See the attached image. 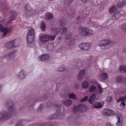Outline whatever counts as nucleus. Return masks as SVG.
Here are the masks:
<instances>
[{
  "mask_svg": "<svg viewBox=\"0 0 126 126\" xmlns=\"http://www.w3.org/2000/svg\"><path fill=\"white\" fill-rule=\"evenodd\" d=\"M114 44V42L113 41L107 40H104L100 41L98 43V45L103 50L108 49L112 46Z\"/></svg>",
  "mask_w": 126,
  "mask_h": 126,
  "instance_id": "1",
  "label": "nucleus"
},
{
  "mask_svg": "<svg viewBox=\"0 0 126 126\" xmlns=\"http://www.w3.org/2000/svg\"><path fill=\"white\" fill-rule=\"evenodd\" d=\"M80 33L82 36H91L94 33L93 31L87 27H80Z\"/></svg>",
  "mask_w": 126,
  "mask_h": 126,
  "instance_id": "2",
  "label": "nucleus"
},
{
  "mask_svg": "<svg viewBox=\"0 0 126 126\" xmlns=\"http://www.w3.org/2000/svg\"><path fill=\"white\" fill-rule=\"evenodd\" d=\"M6 106L8 110L5 111H8V113H10L11 116H12V114L15 115L17 113V110L14 107L12 101H8L6 103Z\"/></svg>",
  "mask_w": 126,
  "mask_h": 126,
  "instance_id": "3",
  "label": "nucleus"
},
{
  "mask_svg": "<svg viewBox=\"0 0 126 126\" xmlns=\"http://www.w3.org/2000/svg\"><path fill=\"white\" fill-rule=\"evenodd\" d=\"M87 107L83 104H80L78 105L77 107L76 106L74 107L73 111L74 112H83L87 110Z\"/></svg>",
  "mask_w": 126,
  "mask_h": 126,
  "instance_id": "4",
  "label": "nucleus"
},
{
  "mask_svg": "<svg viewBox=\"0 0 126 126\" xmlns=\"http://www.w3.org/2000/svg\"><path fill=\"white\" fill-rule=\"evenodd\" d=\"M12 29V27L6 28L4 27L1 24H0V29L1 31L3 33V37H4L7 34L10 33Z\"/></svg>",
  "mask_w": 126,
  "mask_h": 126,
  "instance_id": "5",
  "label": "nucleus"
},
{
  "mask_svg": "<svg viewBox=\"0 0 126 126\" xmlns=\"http://www.w3.org/2000/svg\"><path fill=\"white\" fill-rule=\"evenodd\" d=\"M11 117L10 114L8 113V111L0 113V121L8 120Z\"/></svg>",
  "mask_w": 126,
  "mask_h": 126,
  "instance_id": "6",
  "label": "nucleus"
},
{
  "mask_svg": "<svg viewBox=\"0 0 126 126\" xmlns=\"http://www.w3.org/2000/svg\"><path fill=\"white\" fill-rule=\"evenodd\" d=\"M26 14L28 16H31L33 14V11L30 5L27 3L25 7Z\"/></svg>",
  "mask_w": 126,
  "mask_h": 126,
  "instance_id": "7",
  "label": "nucleus"
},
{
  "mask_svg": "<svg viewBox=\"0 0 126 126\" xmlns=\"http://www.w3.org/2000/svg\"><path fill=\"white\" fill-rule=\"evenodd\" d=\"M90 46V44L88 43H82L79 45V48L84 51H86L89 49Z\"/></svg>",
  "mask_w": 126,
  "mask_h": 126,
  "instance_id": "8",
  "label": "nucleus"
},
{
  "mask_svg": "<svg viewBox=\"0 0 126 126\" xmlns=\"http://www.w3.org/2000/svg\"><path fill=\"white\" fill-rule=\"evenodd\" d=\"M86 15H79L78 17H77L76 19V21L77 22H79V23H83V21L84 20H85L86 18L87 19L86 17Z\"/></svg>",
  "mask_w": 126,
  "mask_h": 126,
  "instance_id": "9",
  "label": "nucleus"
},
{
  "mask_svg": "<svg viewBox=\"0 0 126 126\" xmlns=\"http://www.w3.org/2000/svg\"><path fill=\"white\" fill-rule=\"evenodd\" d=\"M69 92L68 90L67 89H64L61 91L60 96L62 98H65L68 95Z\"/></svg>",
  "mask_w": 126,
  "mask_h": 126,
  "instance_id": "10",
  "label": "nucleus"
},
{
  "mask_svg": "<svg viewBox=\"0 0 126 126\" xmlns=\"http://www.w3.org/2000/svg\"><path fill=\"white\" fill-rule=\"evenodd\" d=\"M17 15V13L16 12L13 11H12L10 13V17L8 21V23H9L11 22L16 17Z\"/></svg>",
  "mask_w": 126,
  "mask_h": 126,
  "instance_id": "11",
  "label": "nucleus"
},
{
  "mask_svg": "<svg viewBox=\"0 0 126 126\" xmlns=\"http://www.w3.org/2000/svg\"><path fill=\"white\" fill-rule=\"evenodd\" d=\"M116 115L118 118V122L116 124L117 126H122L121 122L123 121V118L121 113L118 112L116 113Z\"/></svg>",
  "mask_w": 126,
  "mask_h": 126,
  "instance_id": "12",
  "label": "nucleus"
},
{
  "mask_svg": "<svg viewBox=\"0 0 126 126\" xmlns=\"http://www.w3.org/2000/svg\"><path fill=\"white\" fill-rule=\"evenodd\" d=\"M16 51V50H14L7 53L4 56V57L8 60H10L12 58V55L15 53Z\"/></svg>",
  "mask_w": 126,
  "mask_h": 126,
  "instance_id": "13",
  "label": "nucleus"
},
{
  "mask_svg": "<svg viewBox=\"0 0 126 126\" xmlns=\"http://www.w3.org/2000/svg\"><path fill=\"white\" fill-rule=\"evenodd\" d=\"M119 1L117 4V7L119 8H122L126 4V0H118Z\"/></svg>",
  "mask_w": 126,
  "mask_h": 126,
  "instance_id": "14",
  "label": "nucleus"
},
{
  "mask_svg": "<svg viewBox=\"0 0 126 126\" xmlns=\"http://www.w3.org/2000/svg\"><path fill=\"white\" fill-rule=\"evenodd\" d=\"M85 74V71L82 70L80 71L78 73L77 78L79 80L82 79L84 77Z\"/></svg>",
  "mask_w": 126,
  "mask_h": 126,
  "instance_id": "15",
  "label": "nucleus"
},
{
  "mask_svg": "<svg viewBox=\"0 0 126 126\" xmlns=\"http://www.w3.org/2000/svg\"><path fill=\"white\" fill-rule=\"evenodd\" d=\"M49 58V56L48 55L43 54L39 56L38 57V60L41 61H44L47 60Z\"/></svg>",
  "mask_w": 126,
  "mask_h": 126,
  "instance_id": "16",
  "label": "nucleus"
},
{
  "mask_svg": "<svg viewBox=\"0 0 126 126\" xmlns=\"http://www.w3.org/2000/svg\"><path fill=\"white\" fill-rule=\"evenodd\" d=\"M95 95L94 93L92 94L89 99V102L91 104H93L95 101Z\"/></svg>",
  "mask_w": 126,
  "mask_h": 126,
  "instance_id": "17",
  "label": "nucleus"
},
{
  "mask_svg": "<svg viewBox=\"0 0 126 126\" xmlns=\"http://www.w3.org/2000/svg\"><path fill=\"white\" fill-rule=\"evenodd\" d=\"M34 36L32 35L27 34V41L29 43H32L33 40V39Z\"/></svg>",
  "mask_w": 126,
  "mask_h": 126,
  "instance_id": "18",
  "label": "nucleus"
},
{
  "mask_svg": "<svg viewBox=\"0 0 126 126\" xmlns=\"http://www.w3.org/2000/svg\"><path fill=\"white\" fill-rule=\"evenodd\" d=\"M5 47L6 48L10 49L11 48H14L13 44L12 42V41L6 43Z\"/></svg>",
  "mask_w": 126,
  "mask_h": 126,
  "instance_id": "19",
  "label": "nucleus"
},
{
  "mask_svg": "<svg viewBox=\"0 0 126 126\" xmlns=\"http://www.w3.org/2000/svg\"><path fill=\"white\" fill-rule=\"evenodd\" d=\"M12 42L13 47L15 48L19 45V40L18 39H15L11 41Z\"/></svg>",
  "mask_w": 126,
  "mask_h": 126,
  "instance_id": "20",
  "label": "nucleus"
},
{
  "mask_svg": "<svg viewBox=\"0 0 126 126\" xmlns=\"http://www.w3.org/2000/svg\"><path fill=\"white\" fill-rule=\"evenodd\" d=\"M18 76L20 79H24L26 77L24 71L23 70L21 71L19 73Z\"/></svg>",
  "mask_w": 126,
  "mask_h": 126,
  "instance_id": "21",
  "label": "nucleus"
},
{
  "mask_svg": "<svg viewBox=\"0 0 126 126\" xmlns=\"http://www.w3.org/2000/svg\"><path fill=\"white\" fill-rule=\"evenodd\" d=\"M61 116L60 113H55L51 115V116H52V117H49V119H55L57 117H60Z\"/></svg>",
  "mask_w": 126,
  "mask_h": 126,
  "instance_id": "22",
  "label": "nucleus"
},
{
  "mask_svg": "<svg viewBox=\"0 0 126 126\" xmlns=\"http://www.w3.org/2000/svg\"><path fill=\"white\" fill-rule=\"evenodd\" d=\"M94 107L95 108L100 109L102 108V105L100 103L97 102L94 103Z\"/></svg>",
  "mask_w": 126,
  "mask_h": 126,
  "instance_id": "23",
  "label": "nucleus"
},
{
  "mask_svg": "<svg viewBox=\"0 0 126 126\" xmlns=\"http://www.w3.org/2000/svg\"><path fill=\"white\" fill-rule=\"evenodd\" d=\"M117 9V7L116 6L114 5L110 8L109 11L110 13H114L115 12Z\"/></svg>",
  "mask_w": 126,
  "mask_h": 126,
  "instance_id": "24",
  "label": "nucleus"
},
{
  "mask_svg": "<svg viewBox=\"0 0 126 126\" xmlns=\"http://www.w3.org/2000/svg\"><path fill=\"white\" fill-rule=\"evenodd\" d=\"M104 113H105L104 114L107 116L112 115L113 114V112L110 110H105Z\"/></svg>",
  "mask_w": 126,
  "mask_h": 126,
  "instance_id": "25",
  "label": "nucleus"
},
{
  "mask_svg": "<svg viewBox=\"0 0 126 126\" xmlns=\"http://www.w3.org/2000/svg\"><path fill=\"white\" fill-rule=\"evenodd\" d=\"M49 38V37L47 35L43 36L40 37V40L41 42H44L48 41Z\"/></svg>",
  "mask_w": 126,
  "mask_h": 126,
  "instance_id": "26",
  "label": "nucleus"
},
{
  "mask_svg": "<svg viewBox=\"0 0 126 126\" xmlns=\"http://www.w3.org/2000/svg\"><path fill=\"white\" fill-rule=\"evenodd\" d=\"M51 32L57 35L60 32V29L59 28H54L52 29Z\"/></svg>",
  "mask_w": 126,
  "mask_h": 126,
  "instance_id": "27",
  "label": "nucleus"
},
{
  "mask_svg": "<svg viewBox=\"0 0 126 126\" xmlns=\"http://www.w3.org/2000/svg\"><path fill=\"white\" fill-rule=\"evenodd\" d=\"M67 31V29L65 27H62L60 29V32L62 35H63L65 33H66Z\"/></svg>",
  "mask_w": 126,
  "mask_h": 126,
  "instance_id": "28",
  "label": "nucleus"
},
{
  "mask_svg": "<svg viewBox=\"0 0 126 126\" xmlns=\"http://www.w3.org/2000/svg\"><path fill=\"white\" fill-rule=\"evenodd\" d=\"M119 70L122 73H126V66L124 65H121L120 67Z\"/></svg>",
  "mask_w": 126,
  "mask_h": 126,
  "instance_id": "29",
  "label": "nucleus"
},
{
  "mask_svg": "<svg viewBox=\"0 0 126 126\" xmlns=\"http://www.w3.org/2000/svg\"><path fill=\"white\" fill-rule=\"evenodd\" d=\"M72 101L70 100H67L65 101L64 104L66 106H70L72 104Z\"/></svg>",
  "mask_w": 126,
  "mask_h": 126,
  "instance_id": "30",
  "label": "nucleus"
},
{
  "mask_svg": "<svg viewBox=\"0 0 126 126\" xmlns=\"http://www.w3.org/2000/svg\"><path fill=\"white\" fill-rule=\"evenodd\" d=\"M29 34L31 35H32L34 36L35 32L34 30L32 28H31L30 29L28 32L27 34Z\"/></svg>",
  "mask_w": 126,
  "mask_h": 126,
  "instance_id": "31",
  "label": "nucleus"
},
{
  "mask_svg": "<svg viewBox=\"0 0 126 126\" xmlns=\"http://www.w3.org/2000/svg\"><path fill=\"white\" fill-rule=\"evenodd\" d=\"M46 17L47 19L50 20L53 17V15L51 13H48L46 15Z\"/></svg>",
  "mask_w": 126,
  "mask_h": 126,
  "instance_id": "32",
  "label": "nucleus"
},
{
  "mask_svg": "<svg viewBox=\"0 0 126 126\" xmlns=\"http://www.w3.org/2000/svg\"><path fill=\"white\" fill-rule=\"evenodd\" d=\"M73 0H64L63 3L65 5H67L68 6L70 5L72 3Z\"/></svg>",
  "mask_w": 126,
  "mask_h": 126,
  "instance_id": "33",
  "label": "nucleus"
},
{
  "mask_svg": "<svg viewBox=\"0 0 126 126\" xmlns=\"http://www.w3.org/2000/svg\"><path fill=\"white\" fill-rule=\"evenodd\" d=\"M124 80V78L121 76H119L116 79V81L118 83L122 82Z\"/></svg>",
  "mask_w": 126,
  "mask_h": 126,
  "instance_id": "34",
  "label": "nucleus"
},
{
  "mask_svg": "<svg viewBox=\"0 0 126 126\" xmlns=\"http://www.w3.org/2000/svg\"><path fill=\"white\" fill-rule=\"evenodd\" d=\"M89 85V83L86 81H84L82 83V86L84 88H87L88 87Z\"/></svg>",
  "mask_w": 126,
  "mask_h": 126,
  "instance_id": "35",
  "label": "nucleus"
},
{
  "mask_svg": "<svg viewBox=\"0 0 126 126\" xmlns=\"http://www.w3.org/2000/svg\"><path fill=\"white\" fill-rule=\"evenodd\" d=\"M54 47L53 45L50 43L48 44L47 48L48 50H51L54 48Z\"/></svg>",
  "mask_w": 126,
  "mask_h": 126,
  "instance_id": "36",
  "label": "nucleus"
},
{
  "mask_svg": "<svg viewBox=\"0 0 126 126\" xmlns=\"http://www.w3.org/2000/svg\"><path fill=\"white\" fill-rule=\"evenodd\" d=\"M107 74L106 73H103L101 74V77L103 79L105 80L107 78Z\"/></svg>",
  "mask_w": 126,
  "mask_h": 126,
  "instance_id": "37",
  "label": "nucleus"
},
{
  "mask_svg": "<svg viewBox=\"0 0 126 126\" xmlns=\"http://www.w3.org/2000/svg\"><path fill=\"white\" fill-rule=\"evenodd\" d=\"M96 90V87L92 85L90 87L89 91L90 92H94Z\"/></svg>",
  "mask_w": 126,
  "mask_h": 126,
  "instance_id": "38",
  "label": "nucleus"
},
{
  "mask_svg": "<svg viewBox=\"0 0 126 126\" xmlns=\"http://www.w3.org/2000/svg\"><path fill=\"white\" fill-rule=\"evenodd\" d=\"M121 26L123 31L126 34V24H123Z\"/></svg>",
  "mask_w": 126,
  "mask_h": 126,
  "instance_id": "39",
  "label": "nucleus"
},
{
  "mask_svg": "<svg viewBox=\"0 0 126 126\" xmlns=\"http://www.w3.org/2000/svg\"><path fill=\"white\" fill-rule=\"evenodd\" d=\"M59 71L61 72H63L65 70V67L64 66H63L59 67Z\"/></svg>",
  "mask_w": 126,
  "mask_h": 126,
  "instance_id": "40",
  "label": "nucleus"
},
{
  "mask_svg": "<svg viewBox=\"0 0 126 126\" xmlns=\"http://www.w3.org/2000/svg\"><path fill=\"white\" fill-rule=\"evenodd\" d=\"M74 40H72L70 41V42L68 44H67V46L68 47H71L74 45Z\"/></svg>",
  "mask_w": 126,
  "mask_h": 126,
  "instance_id": "41",
  "label": "nucleus"
},
{
  "mask_svg": "<svg viewBox=\"0 0 126 126\" xmlns=\"http://www.w3.org/2000/svg\"><path fill=\"white\" fill-rule=\"evenodd\" d=\"M71 33H68L65 35V39L66 40H68L70 39L71 37Z\"/></svg>",
  "mask_w": 126,
  "mask_h": 126,
  "instance_id": "42",
  "label": "nucleus"
},
{
  "mask_svg": "<svg viewBox=\"0 0 126 126\" xmlns=\"http://www.w3.org/2000/svg\"><path fill=\"white\" fill-rule=\"evenodd\" d=\"M70 12H71L70 13H69L68 15V16L71 17H72L74 16H75V12H72L71 13L72 11H70Z\"/></svg>",
  "mask_w": 126,
  "mask_h": 126,
  "instance_id": "43",
  "label": "nucleus"
},
{
  "mask_svg": "<svg viewBox=\"0 0 126 126\" xmlns=\"http://www.w3.org/2000/svg\"><path fill=\"white\" fill-rule=\"evenodd\" d=\"M126 98V96L121 97L117 100V102H119L120 101H124L125 100Z\"/></svg>",
  "mask_w": 126,
  "mask_h": 126,
  "instance_id": "44",
  "label": "nucleus"
},
{
  "mask_svg": "<svg viewBox=\"0 0 126 126\" xmlns=\"http://www.w3.org/2000/svg\"><path fill=\"white\" fill-rule=\"evenodd\" d=\"M41 28L42 31H45L46 28L45 24H41Z\"/></svg>",
  "mask_w": 126,
  "mask_h": 126,
  "instance_id": "45",
  "label": "nucleus"
},
{
  "mask_svg": "<svg viewBox=\"0 0 126 126\" xmlns=\"http://www.w3.org/2000/svg\"><path fill=\"white\" fill-rule=\"evenodd\" d=\"M115 15L117 17V19H119L122 16L118 12L116 13L115 14Z\"/></svg>",
  "mask_w": 126,
  "mask_h": 126,
  "instance_id": "46",
  "label": "nucleus"
},
{
  "mask_svg": "<svg viewBox=\"0 0 126 126\" xmlns=\"http://www.w3.org/2000/svg\"><path fill=\"white\" fill-rule=\"evenodd\" d=\"M88 98V96H86L82 99L80 100V102H83L87 100V99Z\"/></svg>",
  "mask_w": 126,
  "mask_h": 126,
  "instance_id": "47",
  "label": "nucleus"
},
{
  "mask_svg": "<svg viewBox=\"0 0 126 126\" xmlns=\"http://www.w3.org/2000/svg\"><path fill=\"white\" fill-rule=\"evenodd\" d=\"M60 24H66L65 21L64 20V18H62L60 21Z\"/></svg>",
  "mask_w": 126,
  "mask_h": 126,
  "instance_id": "48",
  "label": "nucleus"
},
{
  "mask_svg": "<svg viewBox=\"0 0 126 126\" xmlns=\"http://www.w3.org/2000/svg\"><path fill=\"white\" fill-rule=\"evenodd\" d=\"M118 12L120 14L121 16L124 15L125 13V11L123 10H120Z\"/></svg>",
  "mask_w": 126,
  "mask_h": 126,
  "instance_id": "49",
  "label": "nucleus"
},
{
  "mask_svg": "<svg viewBox=\"0 0 126 126\" xmlns=\"http://www.w3.org/2000/svg\"><path fill=\"white\" fill-rule=\"evenodd\" d=\"M75 94L73 93L69 95V97L70 98H74L75 97Z\"/></svg>",
  "mask_w": 126,
  "mask_h": 126,
  "instance_id": "50",
  "label": "nucleus"
},
{
  "mask_svg": "<svg viewBox=\"0 0 126 126\" xmlns=\"http://www.w3.org/2000/svg\"><path fill=\"white\" fill-rule=\"evenodd\" d=\"M79 85L78 83H76L74 85V88L75 89H77L79 88Z\"/></svg>",
  "mask_w": 126,
  "mask_h": 126,
  "instance_id": "51",
  "label": "nucleus"
},
{
  "mask_svg": "<svg viewBox=\"0 0 126 126\" xmlns=\"http://www.w3.org/2000/svg\"><path fill=\"white\" fill-rule=\"evenodd\" d=\"M55 37V36H52L51 35L50 36V37H49V39H50L52 40H53L54 38Z\"/></svg>",
  "mask_w": 126,
  "mask_h": 126,
  "instance_id": "52",
  "label": "nucleus"
},
{
  "mask_svg": "<svg viewBox=\"0 0 126 126\" xmlns=\"http://www.w3.org/2000/svg\"><path fill=\"white\" fill-rule=\"evenodd\" d=\"M117 19V17L115 15L111 17V19L113 20H115V19Z\"/></svg>",
  "mask_w": 126,
  "mask_h": 126,
  "instance_id": "53",
  "label": "nucleus"
},
{
  "mask_svg": "<svg viewBox=\"0 0 126 126\" xmlns=\"http://www.w3.org/2000/svg\"><path fill=\"white\" fill-rule=\"evenodd\" d=\"M112 99V98L111 97H109L107 98V100L108 101H110Z\"/></svg>",
  "mask_w": 126,
  "mask_h": 126,
  "instance_id": "54",
  "label": "nucleus"
},
{
  "mask_svg": "<svg viewBox=\"0 0 126 126\" xmlns=\"http://www.w3.org/2000/svg\"><path fill=\"white\" fill-rule=\"evenodd\" d=\"M103 89H99L98 90V93H99L100 94H101L102 92H103Z\"/></svg>",
  "mask_w": 126,
  "mask_h": 126,
  "instance_id": "55",
  "label": "nucleus"
},
{
  "mask_svg": "<svg viewBox=\"0 0 126 126\" xmlns=\"http://www.w3.org/2000/svg\"><path fill=\"white\" fill-rule=\"evenodd\" d=\"M55 107L56 108H57V110H60V108L59 105H55Z\"/></svg>",
  "mask_w": 126,
  "mask_h": 126,
  "instance_id": "56",
  "label": "nucleus"
},
{
  "mask_svg": "<svg viewBox=\"0 0 126 126\" xmlns=\"http://www.w3.org/2000/svg\"><path fill=\"white\" fill-rule=\"evenodd\" d=\"M8 4H7V3H6V4H5H5H4L3 5V6H4V9H6L7 8V5H8Z\"/></svg>",
  "mask_w": 126,
  "mask_h": 126,
  "instance_id": "57",
  "label": "nucleus"
},
{
  "mask_svg": "<svg viewBox=\"0 0 126 126\" xmlns=\"http://www.w3.org/2000/svg\"><path fill=\"white\" fill-rule=\"evenodd\" d=\"M104 8V6L103 5H101L100 7V9L101 10H103Z\"/></svg>",
  "mask_w": 126,
  "mask_h": 126,
  "instance_id": "58",
  "label": "nucleus"
},
{
  "mask_svg": "<svg viewBox=\"0 0 126 126\" xmlns=\"http://www.w3.org/2000/svg\"><path fill=\"white\" fill-rule=\"evenodd\" d=\"M50 94H47L46 95V96H45L44 99H46L47 98V97L49 96Z\"/></svg>",
  "mask_w": 126,
  "mask_h": 126,
  "instance_id": "59",
  "label": "nucleus"
},
{
  "mask_svg": "<svg viewBox=\"0 0 126 126\" xmlns=\"http://www.w3.org/2000/svg\"><path fill=\"white\" fill-rule=\"evenodd\" d=\"M43 105L42 104H41L40 105V107L39 108V110H40L41 109H42L43 108Z\"/></svg>",
  "mask_w": 126,
  "mask_h": 126,
  "instance_id": "60",
  "label": "nucleus"
},
{
  "mask_svg": "<svg viewBox=\"0 0 126 126\" xmlns=\"http://www.w3.org/2000/svg\"><path fill=\"white\" fill-rule=\"evenodd\" d=\"M22 125L21 123H17L16 126H22Z\"/></svg>",
  "mask_w": 126,
  "mask_h": 126,
  "instance_id": "61",
  "label": "nucleus"
},
{
  "mask_svg": "<svg viewBox=\"0 0 126 126\" xmlns=\"http://www.w3.org/2000/svg\"><path fill=\"white\" fill-rule=\"evenodd\" d=\"M105 126H111V124L110 123H107Z\"/></svg>",
  "mask_w": 126,
  "mask_h": 126,
  "instance_id": "62",
  "label": "nucleus"
},
{
  "mask_svg": "<svg viewBox=\"0 0 126 126\" xmlns=\"http://www.w3.org/2000/svg\"><path fill=\"white\" fill-rule=\"evenodd\" d=\"M98 88H99V89H102V88L100 84H99L98 85Z\"/></svg>",
  "mask_w": 126,
  "mask_h": 126,
  "instance_id": "63",
  "label": "nucleus"
},
{
  "mask_svg": "<svg viewBox=\"0 0 126 126\" xmlns=\"http://www.w3.org/2000/svg\"><path fill=\"white\" fill-rule=\"evenodd\" d=\"M121 104L123 106H125V102H124V101H122Z\"/></svg>",
  "mask_w": 126,
  "mask_h": 126,
  "instance_id": "64",
  "label": "nucleus"
}]
</instances>
